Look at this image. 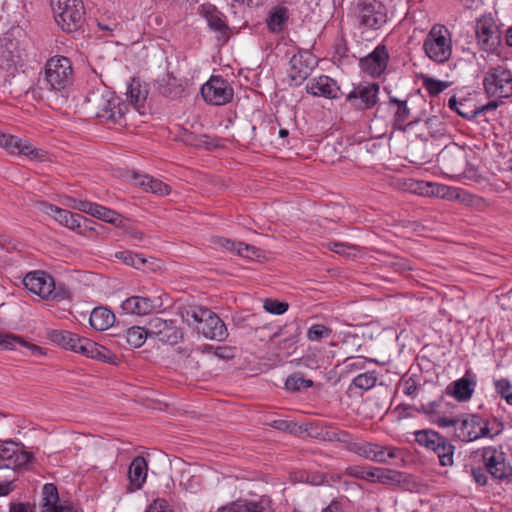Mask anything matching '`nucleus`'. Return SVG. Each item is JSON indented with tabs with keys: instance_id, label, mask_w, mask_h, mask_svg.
Returning <instances> with one entry per match:
<instances>
[{
	"instance_id": "20",
	"label": "nucleus",
	"mask_w": 512,
	"mask_h": 512,
	"mask_svg": "<svg viewBox=\"0 0 512 512\" xmlns=\"http://www.w3.org/2000/svg\"><path fill=\"white\" fill-rule=\"evenodd\" d=\"M303 435H306L310 438L318 439L321 441L327 442H347L350 438V435L347 431L339 430L330 425L318 423V422H308L303 424Z\"/></svg>"
},
{
	"instance_id": "33",
	"label": "nucleus",
	"mask_w": 512,
	"mask_h": 512,
	"mask_svg": "<svg viewBox=\"0 0 512 512\" xmlns=\"http://www.w3.org/2000/svg\"><path fill=\"white\" fill-rule=\"evenodd\" d=\"M133 181L136 186L141 187L146 192L159 196H166L171 192V187L168 184L147 174H134Z\"/></svg>"
},
{
	"instance_id": "36",
	"label": "nucleus",
	"mask_w": 512,
	"mask_h": 512,
	"mask_svg": "<svg viewBox=\"0 0 512 512\" xmlns=\"http://www.w3.org/2000/svg\"><path fill=\"white\" fill-rule=\"evenodd\" d=\"M395 475L396 472L389 469L367 466L363 480L388 484L395 480Z\"/></svg>"
},
{
	"instance_id": "53",
	"label": "nucleus",
	"mask_w": 512,
	"mask_h": 512,
	"mask_svg": "<svg viewBox=\"0 0 512 512\" xmlns=\"http://www.w3.org/2000/svg\"><path fill=\"white\" fill-rule=\"evenodd\" d=\"M17 339H18V341L15 342V347L17 345H20V346L26 348L29 355H32V356L39 357V356L44 355V351L40 346L30 343L20 336H17Z\"/></svg>"
},
{
	"instance_id": "40",
	"label": "nucleus",
	"mask_w": 512,
	"mask_h": 512,
	"mask_svg": "<svg viewBox=\"0 0 512 512\" xmlns=\"http://www.w3.org/2000/svg\"><path fill=\"white\" fill-rule=\"evenodd\" d=\"M287 20L288 9L284 6L276 7L267 19V27L272 32H279Z\"/></svg>"
},
{
	"instance_id": "3",
	"label": "nucleus",
	"mask_w": 512,
	"mask_h": 512,
	"mask_svg": "<svg viewBox=\"0 0 512 512\" xmlns=\"http://www.w3.org/2000/svg\"><path fill=\"white\" fill-rule=\"evenodd\" d=\"M49 338L53 343L66 350L105 363H115L116 356L109 349L71 331L53 330L49 333Z\"/></svg>"
},
{
	"instance_id": "43",
	"label": "nucleus",
	"mask_w": 512,
	"mask_h": 512,
	"mask_svg": "<svg viewBox=\"0 0 512 512\" xmlns=\"http://www.w3.org/2000/svg\"><path fill=\"white\" fill-rule=\"evenodd\" d=\"M313 386V381L305 379L301 373H294L287 377L285 381V388L289 391L296 392L302 388H310Z\"/></svg>"
},
{
	"instance_id": "46",
	"label": "nucleus",
	"mask_w": 512,
	"mask_h": 512,
	"mask_svg": "<svg viewBox=\"0 0 512 512\" xmlns=\"http://www.w3.org/2000/svg\"><path fill=\"white\" fill-rule=\"evenodd\" d=\"M422 84L431 96H437L449 86L448 82L436 80L429 76H422Z\"/></svg>"
},
{
	"instance_id": "37",
	"label": "nucleus",
	"mask_w": 512,
	"mask_h": 512,
	"mask_svg": "<svg viewBox=\"0 0 512 512\" xmlns=\"http://www.w3.org/2000/svg\"><path fill=\"white\" fill-rule=\"evenodd\" d=\"M127 96L136 109L143 107L148 96L147 85L133 80L128 86Z\"/></svg>"
},
{
	"instance_id": "52",
	"label": "nucleus",
	"mask_w": 512,
	"mask_h": 512,
	"mask_svg": "<svg viewBox=\"0 0 512 512\" xmlns=\"http://www.w3.org/2000/svg\"><path fill=\"white\" fill-rule=\"evenodd\" d=\"M235 253L242 257L254 259V258L260 257L262 251L253 245H249V244H246L243 242H238L237 249H236Z\"/></svg>"
},
{
	"instance_id": "28",
	"label": "nucleus",
	"mask_w": 512,
	"mask_h": 512,
	"mask_svg": "<svg viewBox=\"0 0 512 512\" xmlns=\"http://www.w3.org/2000/svg\"><path fill=\"white\" fill-rule=\"evenodd\" d=\"M43 206L44 212L52 216L60 225L65 226L70 230L78 231L79 234H83L80 230L82 227V215L59 208L52 204L45 203Z\"/></svg>"
},
{
	"instance_id": "61",
	"label": "nucleus",
	"mask_w": 512,
	"mask_h": 512,
	"mask_svg": "<svg viewBox=\"0 0 512 512\" xmlns=\"http://www.w3.org/2000/svg\"><path fill=\"white\" fill-rule=\"evenodd\" d=\"M9 512H36L35 506L28 502H11Z\"/></svg>"
},
{
	"instance_id": "7",
	"label": "nucleus",
	"mask_w": 512,
	"mask_h": 512,
	"mask_svg": "<svg viewBox=\"0 0 512 512\" xmlns=\"http://www.w3.org/2000/svg\"><path fill=\"white\" fill-rule=\"evenodd\" d=\"M483 87L491 99L502 100L512 96V71L506 65L490 67L483 77Z\"/></svg>"
},
{
	"instance_id": "45",
	"label": "nucleus",
	"mask_w": 512,
	"mask_h": 512,
	"mask_svg": "<svg viewBox=\"0 0 512 512\" xmlns=\"http://www.w3.org/2000/svg\"><path fill=\"white\" fill-rule=\"evenodd\" d=\"M377 382V375L375 371H367L357 375L353 379V385L362 390H369L375 386Z\"/></svg>"
},
{
	"instance_id": "56",
	"label": "nucleus",
	"mask_w": 512,
	"mask_h": 512,
	"mask_svg": "<svg viewBox=\"0 0 512 512\" xmlns=\"http://www.w3.org/2000/svg\"><path fill=\"white\" fill-rule=\"evenodd\" d=\"M213 244L220 249L236 252L238 242H234L225 237H216L213 239Z\"/></svg>"
},
{
	"instance_id": "22",
	"label": "nucleus",
	"mask_w": 512,
	"mask_h": 512,
	"mask_svg": "<svg viewBox=\"0 0 512 512\" xmlns=\"http://www.w3.org/2000/svg\"><path fill=\"white\" fill-rule=\"evenodd\" d=\"M0 147L11 154H22L31 159H41L44 156L43 150L34 148L27 140L2 132H0Z\"/></svg>"
},
{
	"instance_id": "30",
	"label": "nucleus",
	"mask_w": 512,
	"mask_h": 512,
	"mask_svg": "<svg viewBox=\"0 0 512 512\" xmlns=\"http://www.w3.org/2000/svg\"><path fill=\"white\" fill-rule=\"evenodd\" d=\"M306 90L309 94L314 96H321L328 99L338 97L339 87L335 80L326 75L311 79L307 85Z\"/></svg>"
},
{
	"instance_id": "5",
	"label": "nucleus",
	"mask_w": 512,
	"mask_h": 512,
	"mask_svg": "<svg viewBox=\"0 0 512 512\" xmlns=\"http://www.w3.org/2000/svg\"><path fill=\"white\" fill-rule=\"evenodd\" d=\"M45 80L51 90L64 95L74 80L71 61L64 56L50 58L45 65Z\"/></svg>"
},
{
	"instance_id": "19",
	"label": "nucleus",
	"mask_w": 512,
	"mask_h": 512,
	"mask_svg": "<svg viewBox=\"0 0 512 512\" xmlns=\"http://www.w3.org/2000/svg\"><path fill=\"white\" fill-rule=\"evenodd\" d=\"M476 36L485 51H493L501 43V32L491 17L484 16L477 20Z\"/></svg>"
},
{
	"instance_id": "2",
	"label": "nucleus",
	"mask_w": 512,
	"mask_h": 512,
	"mask_svg": "<svg viewBox=\"0 0 512 512\" xmlns=\"http://www.w3.org/2000/svg\"><path fill=\"white\" fill-rule=\"evenodd\" d=\"M179 313L184 322L194 327L198 333L207 339L222 342L228 337L225 323L208 308L187 305L180 307Z\"/></svg>"
},
{
	"instance_id": "58",
	"label": "nucleus",
	"mask_w": 512,
	"mask_h": 512,
	"mask_svg": "<svg viewBox=\"0 0 512 512\" xmlns=\"http://www.w3.org/2000/svg\"><path fill=\"white\" fill-rule=\"evenodd\" d=\"M487 474H488V472L486 471L485 467L484 468L473 467L471 469V475H472L474 481L480 486H484L487 484V480H488Z\"/></svg>"
},
{
	"instance_id": "13",
	"label": "nucleus",
	"mask_w": 512,
	"mask_h": 512,
	"mask_svg": "<svg viewBox=\"0 0 512 512\" xmlns=\"http://www.w3.org/2000/svg\"><path fill=\"white\" fill-rule=\"evenodd\" d=\"M201 95L207 104L222 106L232 101L234 89L230 82L220 75H212L201 87Z\"/></svg>"
},
{
	"instance_id": "54",
	"label": "nucleus",
	"mask_w": 512,
	"mask_h": 512,
	"mask_svg": "<svg viewBox=\"0 0 512 512\" xmlns=\"http://www.w3.org/2000/svg\"><path fill=\"white\" fill-rule=\"evenodd\" d=\"M18 341L17 335L12 333L0 332V350H13L15 349V342Z\"/></svg>"
},
{
	"instance_id": "17",
	"label": "nucleus",
	"mask_w": 512,
	"mask_h": 512,
	"mask_svg": "<svg viewBox=\"0 0 512 512\" xmlns=\"http://www.w3.org/2000/svg\"><path fill=\"white\" fill-rule=\"evenodd\" d=\"M148 334L151 338H156L170 345L177 344L183 338V333L178 328L175 320H166L160 317L149 320Z\"/></svg>"
},
{
	"instance_id": "63",
	"label": "nucleus",
	"mask_w": 512,
	"mask_h": 512,
	"mask_svg": "<svg viewBox=\"0 0 512 512\" xmlns=\"http://www.w3.org/2000/svg\"><path fill=\"white\" fill-rule=\"evenodd\" d=\"M458 419H459V417H446V416L438 417V419L436 420V424L439 427H443V428L453 427L454 431H455L456 427H457Z\"/></svg>"
},
{
	"instance_id": "9",
	"label": "nucleus",
	"mask_w": 512,
	"mask_h": 512,
	"mask_svg": "<svg viewBox=\"0 0 512 512\" xmlns=\"http://www.w3.org/2000/svg\"><path fill=\"white\" fill-rule=\"evenodd\" d=\"M415 441L433 451L441 466L447 467L454 464L455 446L443 435L431 429H423L414 433Z\"/></svg>"
},
{
	"instance_id": "29",
	"label": "nucleus",
	"mask_w": 512,
	"mask_h": 512,
	"mask_svg": "<svg viewBox=\"0 0 512 512\" xmlns=\"http://www.w3.org/2000/svg\"><path fill=\"white\" fill-rule=\"evenodd\" d=\"M41 512H77V510L61 502L57 487L53 483H47L42 489Z\"/></svg>"
},
{
	"instance_id": "34",
	"label": "nucleus",
	"mask_w": 512,
	"mask_h": 512,
	"mask_svg": "<svg viewBox=\"0 0 512 512\" xmlns=\"http://www.w3.org/2000/svg\"><path fill=\"white\" fill-rule=\"evenodd\" d=\"M114 313L105 307H96L92 310L89 318L90 326L96 331H105L115 322Z\"/></svg>"
},
{
	"instance_id": "47",
	"label": "nucleus",
	"mask_w": 512,
	"mask_h": 512,
	"mask_svg": "<svg viewBox=\"0 0 512 512\" xmlns=\"http://www.w3.org/2000/svg\"><path fill=\"white\" fill-rule=\"evenodd\" d=\"M263 308L270 314L282 315L288 310L289 305L287 302L266 298L263 301Z\"/></svg>"
},
{
	"instance_id": "15",
	"label": "nucleus",
	"mask_w": 512,
	"mask_h": 512,
	"mask_svg": "<svg viewBox=\"0 0 512 512\" xmlns=\"http://www.w3.org/2000/svg\"><path fill=\"white\" fill-rule=\"evenodd\" d=\"M33 460L32 453L26 451L24 446L13 441L0 444V468L22 469Z\"/></svg>"
},
{
	"instance_id": "55",
	"label": "nucleus",
	"mask_w": 512,
	"mask_h": 512,
	"mask_svg": "<svg viewBox=\"0 0 512 512\" xmlns=\"http://www.w3.org/2000/svg\"><path fill=\"white\" fill-rule=\"evenodd\" d=\"M333 57L338 61H342L344 58L348 57V47L343 38H339L335 41Z\"/></svg>"
},
{
	"instance_id": "26",
	"label": "nucleus",
	"mask_w": 512,
	"mask_h": 512,
	"mask_svg": "<svg viewBox=\"0 0 512 512\" xmlns=\"http://www.w3.org/2000/svg\"><path fill=\"white\" fill-rule=\"evenodd\" d=\"M148 463L143 456H136L128 468L129 484L126 487L127 493H133L142 489L147 480Z\"/></svg>"
},
{
	"instance_id": "64",
	"label": "nucleus",
	"mask_w": 512,
	"mask_h": 512,
	"mask_svg": "<svg viewBox=\"0 0 512 512\" xmlns=\"http://www.w3.org/2000/svg\"><path fill=\"white\" fill-rule=\"evenodd\" d=\"M321 512H345L344 503L339 500H333Z\"/></svg>"
},
{
	"instance_id": "8",
	"label": "nucleus",
	"mask_w": 512,
	"mask_h": 512,
	"mask_svg": "<svg viewBox=\"0 0 512 512\" xmlns=\"http://www.w3.org/2000/svg\"><path fill=\"white\" fill-rule=\"evenodd\" d=\"M426 56L432 61L442 64L452 54V41L448 29L443 25H434L423 42Z\"/></svg>"
},
{
	"instance_id": "57",
	"label": "nucleus",
	"mask_w": 512,
	"mask_h": 512,
	"mask_svg": "<svg viewBox=\"0 0 512 512\" xmlns=\"http://www.w3.org/2000/svg\"><path fill=\"white\" fill-rule=\"evenodd\" d=\"M207 351L208 352H211L213 355H215L216 357L220 358V359H232L234 357L233 355V350L232 348L230 347H208L207 348Z\"/></svg>"
},
{
	"instance_id": "27",
	"label": "nucleus",
	"mask_w": 512,
	"mask_h": 512,
	"mask_svg": "<svg viewBox=\"0 0 512 512\" xmlns=\"http://www.w3.org/2000/svg\"><path fill=\"white\" fill-rule=\"evenodd\" d=\"M438 163L450 173H459L463 169L466 157L465 152L458 146H446L438 154Z\"/></svg>"
},
{
	"instance_id": "59",
	"label": "nucleus",
	"mask_w": 512,
	"mask_h": 512,
	"mask_svg": "<svg viewBox=\"0 0 512 512\" xmlns=\"http://www.w3.org/2000/svg\"><path fill=\"white\" fill-rule=\"evenodd\" d=\"M366 468H367V466H363V465H351L345 469L344 474L346 476H350V477H353L356 479L363 480L365 477L364 474H365Z\"/></svg>"
},
{
	"instance_id": "51",
	"label": "nucleus",
	"mask_w": 512,
	"mask_h": 512,
	"mask_svg": "<svg viewBox=\"0 0 512 512\" xmlns=\"http://www.w3.org/2000/svg\"><path fill=\"white\" fill-rule=\"evenodd\" d=\"M69 201H70L69 206L71 208L76 209L80 212L89 214L91 216H93V214H95L94 212L98 205L97 203H93V202L86 201V200H77L74 198H69Z\"/></svg>"
},
{
	"instance_id": "44",
	"label": "nucleus",
	"mask_w": 512,
	"mask_h": 512,
	"mask_svg": "<svg viewBox=\"0 0 512 512\" xmlns=\"http://www.w3.org/2000/svg\"><path fill=\"white\" fill-rule=\"evenodd\" d=\"M115 257L121 260L126 265L132 266L136 269H142L146 263V259L139 254H135L131 251H119L116 252Z\"/></svg>"
},
{
	"instance_id": "32",
	"label": "nucleus",
	"mask_w": 512,
	"mask_h": 512,
	"mask_svg": "<svg viewBox=\"0 0 512 512\" xmlns=\"http://www.w3.org/2000/svg\"><path fill=\"white\" fill-rule=\"evenodd\" d=\"M388 108L393 113L392 125L397 130H406L407 121L410 118L411 110L407 100H400L395 96H389Z\"/></svg>"
},
{
	"instance_id": "18",
	"label": "nucleus",
	"mask_w": 512,
	"mask_h": 512,
	"mask_svg": "<svg viewBox=\"0 0 512 512\" xmlns=\"http://www.w3.org/2000/svg\"><path fill=\"white\" fill-rule=\"evenodd\" d=\"M315 60L313 56L307 52H298L294 54L289 61L287 75L291 85L299 86L313 71Z\"/></svg>"
},
{
	"instance_id": "48",
	"label": "nucleus",
	"mask_w": 512,
	"mask_h": 512,
	"mask_svg": "<svg viewBox=\"0 0 512 512\" xmlns=\"http://www.w3.org/2000/svg\"><path fill=\"white\" fill-rule=\"evenodd\" d=\"M331 334V328L323 324H313L307 331V338L310 341H319L324 338H329Z\"/></svg>"
},
{
	"instance_id": "42",
	"label": "nucleus",
	"mask_w": 512,
	"mask_h": 512,
	"mask_svg": "<svg viewBox=\"0 0 512 512\" xmlns=\"http://www.w3.org/2000/svg\"><path fill=\"white\" fill-rule=\"evenodd\" d=\"M181 140L184 144L193 147H204L205 149H211L214 145L210 141V138L206 135H196L192 132L184 131L181 135Z\"/></svg>"
},
{
	"instance_id": "39",
	"label": "nucleus",
	"mask_w": 512,
	"mask_h": 512,
	"mask_svg": "<svg viewBox=\"0 0 512 512\" xmlns=\"http://www.w3.org/2000/svg\"><path fill=\"white\" fill-rule=\"evenodd\" d=\"M203 16L206 19L208 26L210 29L216 32H226L228 30V26L225 21L222 19V14L219 12L215 6L209 5L204 8Z\"/></svg>"
},
{
	"instance_id": "50",
	"label": "nucleus",
	"mask_w": 512,
	"mask_h": 512,
	"mask_svg": "<svg viewBox=\"0 0 512 512\" xmlns=\"http://www.w3.org/2000/svg\"><path fill=\"white\" fill-rule=\"evenodd\" d=\"M438 194H441L442 198H446L449 200H460L465 201L466 200V194L462 189L459 188H452L448 186H439L437 190Z\"/></svg>"
},
{
	"instance_id": "31",
	"label": "nucleus",
	"mask_w": 512,
	"mask_h": 512,
	"mask_svg": "<svg viewBox=\"0 0 512 512\" xmlns=\"http://www.w3.org/2000/svg\"><path fill=\"white\" fill-rule=\"evenodd\" d=\"M475 386L476 381L467 373L462 378L450 383L446 388V393L459 402H466L471 399Z\"/></svg>"
},
{
	"instance_id": "10",
	"label": "nucleus",
	"mask_w": 512,
	"mask_h": 512,
	"mask_svg": "<svg viewBox=\"0 0 512 512\" xmlns=\"http://www.w3.org/2000/svg\"><path fill=\"white\" fill-rule=\"evenodd\" d=\"M499 429L492 431L488 429V422L478 414H464L458 419L454 439L461 442H473L480 438H493L498 435Z\"/></svg>"
},
{
	"instance_id": "49",
	"label": "nucleus",
	"mask_w": 512,
	"mask_h": 512,
	"mask_svg": "<svg viewBox=\"0 0 512 512\" xmlns=\"http://www.w3.org/2000/svg\"><path fill=\"white\" fill-rule=\"evenodd\" d=\"M273 427L281 431L289 432L290 434L303 436V424L298 425L292 421L278 420L274 421Z\"/></svg>"
},
{
	"instance_id": "41",
	"label": "nucleus",
	"mask_w": 512,
	"mask_h": 512,
	"mask_svg": "<svg viewBox=\"0 0 512 512\" xmlns=\"http://www.w3.org/2000/svg\"><path fill=\"white\" fill-rule=\"evenodd\" d=\"M94 213L95 214H93V217H95L99 220H102L104 222H107V223H110V224H113L116 226H121L123 223V218L119 213H117L116 211H114L112 209L104 207L100 204L97 205Z\"/></svg>"
},
{
	"instance_id": "16",
	"label": "nucleus",
	"mask_w": 512,
	"mask_h": 512,
	"mask_svg": "<svg viewBox=\"0 0 512 512\" xmlns=\"http://www.w3.org/2000/svg\"><path fill=\"white\" fill-rule=\"evenodd\" d=\"M379 84L360 83L355 86L346 96V102L356 110H368L378 102Z\"/></svg>"
},
{
	"instance_id": "14",
	"label": "nucleus",
	"mask_w": 512,
	"mask_h": 512,
	"mask_svg": "<svg viewBox=\"0 0 512 512\" xmlns=\"http://www.w3.org/2000/svg\"><path fill=\"white\" fill-rule=\"evenodd\" d=\"M357 19L365 29L378 30L387 22L385 6L377 0H358Z\"/></svg>"
},
{
	"instance_id": "60",
	"label": "nucleus",
	"mask_w": 512,
	"mask_h": 512,
	"mask_svg": "<svg viewBox=\"0 0 512 512\" xmlns=\"http://www.w3.org/2000/svg\"><path fill=\"white\" fill-rule=\"evenodd\" d=\"M495 389L497 391V393L505 399V396H507V394H510L511 393V383L509 380L505 379V378H502V379H499V380H496L495 381Z\"/></svg>"
},
{
	"instance_id": "35",
	"label": "nucleus",
	"mask_w": 512,
	"mask_h": 512,
	"mask_svg": "<svg viewBox=\"0 0 512 512\" xmlns=\"http://www.w3.org/2000/svg\"><path fill=\"white\" fill-rule=\"evenodd\" d=\"M448 106L458 115L465 119H474L480 113V107L476 106L471 99L458 100L455 96L448 101Z\"/></svg>"
},
{
	"instance_id": "6",
	"label": "nucleus",
	"mask_w": 512,
	"mask_h": 512,
	"mask_svg": "<svg viewBox=\"0 0 512 512\" xmlns=\"http://www.w3.org/2000/svg\"><path fill=\"white\" fill-rule=\"evenodd\" d=\"M56 23L63 31L78 30L84 21V5L82 0H51Z\"/></svg>"
},
{
	"instance_id": "25",
	"label": "nucleus",
	"mask_w": 512,
	"mask_h": 512,
	"mask_svg": "<svg viewBox=\"0 0 512 512\" xmlns=\"http://www.w3.org/2000/svg\"><path fill=\"white\" fill-rule=\"evenodd\" d=\"M389 60V54L385 45H378L366 57L360 60L361 69L367 74L377 77L386 69Z\"/></svg>"
},
{
	"instance_id": "4",
	"label": "nucleus",
	"mask_w": 512,
	"mask_h": 512,
	"mask_svg": "<svg viewBox=\"0 0 512 512\" xmlns=\"http://www.w3.org/2000/svg\"><path fill=\"white\" fill-rule=\"evenodd\" d=\"M23 285L45 300L62 301L69 298V291L63 285L57 286L54 278L45 271L27 273L23 278Z\"/></svg>"
},
{
	"instance_id": "24",
	"label": "nucleus",
	"mask_w": 512,
	"mask_h": 512,
	"mask_svg": "<svg viewBox=\"0 0 512 512\" xmlns=\"http://www.w3.org/2000/svg\"><path fill=\"white\" fill-rule=\"evenodd\" d=\"M161 305L160 298L134 295L125 299L121 308L126 314L145 316Z\"/></svg>"
},
{
	"instance_id": "1",
	"label": "nucleus",
	"mask_w": 512,
	"mask_h": 512,
	"mask_svg": "<svg viewBox=\"0 0 512 512\" xmlns=\"http://www.w3.org/2000/svg\"><path fill=\"white\" fill-rule=\"evenodd\" d=\"M86 108L105 124H122L128 106L103 84L89 90L85 97Z\"/></svg>"
},
{
	"instance_id": "62",
	"label": "nucleus",
	"mask_w": 512,
	"mask_h": 512,
	"mask_svg": "<svg viewBox=\"0 0 512 512\" xmlns=\"http://www.w3.org/2000/svg\"><path fill=\"white\" fill-rule=\"evenodd\" d=\"M168 502L163 498L155 499L147 508L145 512H167Z\"/></svg>"
},
{
	"instance_id": "11",
	"label": "nucleus",
	"mask_w": 512,
	"mask_h": 512,
	"mask_svg": "<svg viewBox=\"0 0 512 512\" xmlns=\"http://www.w3.org/2000/svg\"><path fill=\"white\" fill-rule=\"evenodd\" d=\"M347 451L354 453L372 462L386 464L389 459L399 456L400 449L394 446H384L368 441H350L345 442Z\"/></svg>"
},
{
	"instance_id": "21",
	"label": "nucleus",
	"mask_w": 512,
	"mask_h": 512,
	"mask_svg": "<svg viewBox=\"0 0 512 512\" xmlns=\"http://www.w3.org/2000/svg\"><path fill=\"white\" fill-rule=\"evenodd\" d=\"M21 62V53L18 40L10 34L0 37V69L14 72Z\"/></svg>"
},
{
	"instance_id": "12",
	"label": "nucleus",
	"mask_w": 512,
	"mask_h": 512,
	"mask_svg": "<svg viewBox=\"0 0 512 512\" xmlns=\"http://www.w3.org/2000/svg\"><path fill=\"white\" fill-rule=\"evenodd\" d=\"M482 463L491 477L497 481L512 479V465L506 454L497 447L487 446L481 450Z\"/></svg>"
},
{
	"instance_id": "38",
	"label": "nucleus",
	"mask_w": 512,
	"mask_h": 512,
	"mask_svg": "<svg viewBox=\"0 0 512 512\" xmlns=\"http://www.w3.org/2000/svg\"><path fill=\"white\" fill-rule=\"evenodd\" d=\"M123 337L130 347L139 348L145 343L146 339L150 337V334H148V325L146 327L132 326L124 331Z\"/></svg>"
},
{
	"instance_id": "23",
	"label": "nucleus",
	"mask_w": 512,
	"mask_h": 512,
	"mask_svg": "<svg viewBox=\"0 0 512 512\" xmlns=\"http://www.w3.org/2000/svg\"><path fill=\"white\" fill-rule=\"evenodd\" d=\"M219 512H274L272 500L261 496L256 500L238 499L218 508Z\"/></svg>"
}]
</instances>
